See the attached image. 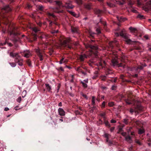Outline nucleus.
Instances as JSON below:
<instances>
[{"label":"nucleus","instance_id":"nucleus-1","mask_svg":"<svg viewBox=\"0 0 151 151\" xmlns=\"http://www.w3.org/2000/svg\"><path fill=\"white\" fill-rule=\"evenodd\" d=\"M125 137V140L129 143H131L133 142L132 139V137L131 136L134 135L133 134L134 133H131V135L129 134H127V133H121Z\"/></svg>","mask_w":151,"mask_h":151},{"label":"nucleus","instance_id":"nucleus-2","mask_svg":"<svg viewBox=\"0 0 151 151\" xmlns=\"http://www.w3.org/2000/svg\"><path fill=\"white\" fill-rule=\"evenodd\" d=\"M9 55L11 57L13 58H15V62H17V60L18 59L20 58V56L17 53H14L13 52H11L10 53Z\"/></svg>","mask_w":151,"mask_h":151},{"label":"nucleus","instance_id":"nucleus-3","mask_svg":"<svg viewBox=\"0 0 151 151\" xmlns=\"http://www.w3.org/2000/svg\"><path fill=\"white\" fill-rule=\"evenodd\" d=\"M70 41V39L68 38L66 40H64L61 43L62 45L66 47L68 46V47L70 49L71 48V47L68 45V43Z\"/></svg>","mask_w":151,"mask_h":151},{"label":"nucleus","instance_id":"nucleus-4","mask_svg":"<svg viewBox=\"0 0 151 151\" xmlns=\"http://www.w3.org/2000/svg\"><path fill=\"white\" fill-rule=\"evenodd\" d=\"M130 36L129 35H128L126 37V38H124L125 40V41L128 44H131L133 43H135L137 42L136 41H133L131 39H128V38Z\"/></svg>","mask_w":151,"mask_h":151},{"label":"nucleus","instance_id":"nucleus-5","mask_svg":"<svg viewBox=\"0 0 151 151\" xmlns=\"http://www.w3.org/2000/svg\"><path fill=\"white\" fill-rule=\"evenodd\" d=\"M65 6L67 8L72 9L74 6L71 4V2L70 1H68L65 3Z\"/></svg>","mask_w":151,"mask_h":151},{"label":"nucleus","instance_id":"nucleus-6","mask_svg":"<svg viewBox=\"0 0 151 151\" xmlns=\"http://www.w3.org/2000/svg\"><path fill=\"white\" fill-rule=\"evenodd\" d=\"M36 52L40 57V60L42 61L43 60L42 55L41 54V51L39 49H36Z\"/></svg>","mask_w":151,"mask_h":151},{"label":"nucleus","instance_id":"nucleus-7","mask_svg":"<svg viewBox=\"0 0 151 151\" xmlns=\"http://www.w3.org/2000/svg\"><path fill=\"white\" fill-rule=\"evenodd\" d=\"M88 47L91 48V50H90V51L91 52H93V50H96L98 49L97 46H93L91 45H89Z\"/></svg>","mask_w":151,"mask_h":151},{"label":"nucleus","instance_id":"nucleus-8","mask_svg":"<svg viewBox=\"0 0 151 151\" xmlns=\"http://www.w3.org/2000/svg\"><path fill=\"white\" fill-rule=\"evenodd\" d=\"M58 111L59 114L61 116H64L65 115V112L62 108H59Z\"/></svg>","mask_w":151,"mask_h":151},{"label":"nucleus","instance_id":"nucleus-9","mask_svg":"<svg viewBox=\"0 0 151 151\" xmlns=\"http://www.w3.org/2000/svg\"><path fill=\"white\" fill-rule=\"evenodd\" d=\"M88 82V78L84 80L83 81H81V83L82 84L83 87L84 88H86L87 87V83Z\"/></svg>","mask_w":151,"mask_h":151},{"label":"nucleus","instance_id":"nucleus-10","mask_svg":"<svg viewBox=\"0 0 151 151\" xmlns=\"http://www.w3.org/2000/svg\"><path fill=\"white\" fill-rule=\"evenodd\" d=\"M55 2V5L58 6L60 7H63L64 6L62 4V3L60 1H54Z\"/></svg>","mask_w":151,"mask_h":151},{"label":"nucleus","instance_id":"nucleus-11","mask_svg":"<svg viewBox=\"0 0 151 151\" xmlns=\"http://www.w3.org/2000/svg\"><path fill=\"white\" fill-rule=\"evenodd\" d=\"M104 137L106 138V142H108L109 144H111L112 143V142L111 141H109V138L110 137V135H109L108 134L106 133L104 134Z\"/></svg>","mask_w":151,"mask_h":151},{"label":"nucleus","instance_id":"nucleus-12","mask_svg":"<svg viewBox=\"0 0 151 151\" xmlns=\"http://www.w3.org/2000/svg\"><path fill=\"white\" fill-rule=\"evenodd\" d=\"M112 63L114 66L118 65V67H121L122 66L120 65H118V62L116 59H114L112 60Z\"/></svg>","mask_w":151,"mask_h":151},{"label":"nucleus","instance_id":"nucleus-13","mask_svg":"<svg viewBox=\"0 0 151 151\" xmlns=\"http://www.w3.org/2000/svg\"><path fill=\"white\" fill-rule=\"evenodd\" d=\"M2 9L4 10L6 12H7L11 10V9L9 7V5H6L4 6Z\"/></svg>","mask_w":151,"mask_h":151},{"label":"nucleus","instance_id":"nucleus-14","mask_svg":"<svg viewBox=\"0 0 151 151\" xmlns=\"http://www.w3.org/2000/svg\"><path fill=\"white\" fill-rule=\"evenodd\" d=\"M125 31V30L124 29H123L121 31V32H120V35L121 36H122V37H124V38H126V36L128 35H126L125 34V35H124V33H123V32Z\"/></svg>","mask_w":151,"mask_h":151},{"label":"nucleus","instance_id":"nucleus-15","mask_svg":"<svg viewBox=\"0 0 151 151\" xmlns=\"http://www.w3.org/2000/svg\"><path fill=\"white\" fill-rule=\"evenodd\" d=\"M46 87V89L49 91H50L51 90V87L49 85V84H45Z\"/></svg>","mask_w":151,"mask_h":151},{"label":"nucleus","instance_id":"nucleus-16","mask_svg":"<svg viewBox=\"0 0 151 151\" xmlns=\"http://www.w3.org/2000/svg\"><path fill=\"white\" fill-rule=\"evenodd\" d=\"M129 29L130 30L131 32H134L137 31L136 29L135 28H133L132 27H130L129 28Z\"/></svg>","mask_w":151,"mask_h":151},{"label":"nucleus","instance_id":"nucleus-17","mask_svg":"<svg viewBox=\"0 0 151 151\" xmlns=\"http://www.w3.org/2000/svg\"><path fill=\"white\" fill-rule=\"evenodd\" d=\"M9 64L12 67H14L17 65V62H15V63H9Z\"/></svg>","mask_w":151,"mask_h":151},{"label":"nucleus","instance_id":"nucleus-18","mask_svg":"<svg viewBox=\"0 0 151 151\" xmlns=\"http://www.w3.org/2000/svg\"><path fill=\"white\" fill-rule=\"evenodd\" d=\"M17 62L18 63V64L20 66H22V60H20L19 58L17 60Z\"/></svg>","mask_w":151,"mask_h":151},{"label":"nucleus","instance_id":"nucleus-19","mask_svg":"<svg viewBox=\"0 0 151 151\" xmlns=\"http://www.w3.org/2000/svg\"><path fill=\"white\" fill-rule=\"evenodd\" d=\"M94 75L92 77V78L93 79H95L98 76V72L97 71H96L94 73Z\"/></svg>","mask_w":151,"mask_h":151},{"label":"nucleus","instance_id":"nucleus-20","mask_svg":"<svg viewBox=\"0 0 151 151\" xmlns=\"http://www.w3.org/2000/svg\"><path fill=\"white\" fill-rule=\"evenodd\" d=\"M31 55V53L29 52H27V53H25L24 57L26 58H28Z\"/></svg>","mask_w":151,"mask_h":151},{"label":"nucleus","instance_id":"nucleus-21","mask_svg":"<svg viewBox=\"0 0 151 151\" xmlns=\"http://www.w3.org/2000/svg\"><path fill=\"white\" fill-rule=\"evenodd\" d=\"M95 103V98L94 96H93L92 97V104L93 105H94Z\"/></svg>","mask_w":151,"mask_h":151},{"label":"nucleus","instance_id":"nucleus-22","mask_svg":"<svg viewBox=\"0 0 151 151\" xmlns=\"http://www.w3.org/2000/svg\"><path fill=\"white\" fill-rule=\"evenodd\" d=\"M85 7L87 9H89L91 8V6L89 4H86L85 5Z\"/></svg>","mask_w":151,"mask_h":151},{"label":"nucleus","instance_id":"nucleus-23","mask_svg":"<svg viewBox=\"0 0 151 151\" xmlns=\"http://www.w3.org/2000/svg\"><path fill=\"white\" fill-rule=\"evenodd\" d=\"M106 76H101L100 77V78L102 81H105L106 79Z\"/></svg>","mask_w":151,"mask_h":151},{"label":"nucleus","instance_id":"nucleus-24","mask_svg":"<svg viewBox=\"0 0 151 151\" xmlns=\"http://www.w3.org/2000/svg\"><path fill=\"white\" fill-rule=\"evenodd\" d=\"M70 14L73 15L74 16L77 17H78V15H77V14H76L75 12H70Z\"/></svg>","mask_w":151,"mask_h":151},{"label":"nucleus","instance_id":"nucleus-25","mask_svg":"<svg viewBox=\"0 0 151 151\" xmlns=\"http://www.w3.org/2000/svg\"><path fill=\"white\" fill-rule=\"evenodd\" d=\"M135 142L137 144H138L139 145H142L141 143L140 142L139 140L136 139L135 140Z\"/></svg>","mask_w":151,"mask_h":151},{"label":"nucleus","instance_id":"nucleus-26","mask_svg":"<svg viewBox=\"0 0 151 151\" xmlns=\"http://www.w3.org/2000/svg\"><path fill=\"white\" fill-rule=\"evenodd\" d=\"M105 124V125L106 126L110 127V124H109V122L107 121H104Z\"/></svg>","mask_w":151,"mask_h":151},{"label":"nucleus","instance_id":"nucleus-27","mask_svg":"<svg viewBox=\"0 0 151 151\" xmlns=\"http://www.w3.org/2000/svg\"><path fill=\"white\" fill-rule=\"evenodd\" d=\"M32 29L35 32H36L39 30L36 27L32 28Z\"/></svg>","mask_w":151,"mask_h":151},{"label":"nucleus","instance_id":"nucleus-28","mask_svg":"<svg viewBox=\"0 0 151 151\" xmlns=\"http://www.w3.org/2000/svg\"><path fill=\"white\" fill-rule=\"evenodd\" d=\"M22 100V98L21 96H19L17 99V101L19 103H20Z\"/></svg>","mask_w":151,"mask_h":151},{"label":"nucleus","instance_id":"nucleus-29","mask_svg":"<svg viewBox=\"0 0 151 151\" xmlns=\"http://www.w3.org/2000/svg\"><path fill=\"white\" fill-rule=\"evenodd\" d=\"M108 104L109 106L111 107L114 105V103L113 102H110L108 103Z\"/></svg>","mask_w":151,"mask_h":151},{"label":"nucleus","instance_id":"nucleus-30","mask_svg":"<svg viewBox=\"0 0 151 151\" xmlns=\"http://www.w3.org/2000/svg\"><path fill=\"white\" fill-rule=\"evenodd\" d=\"M80 73H81L83 76H85L86 75V72L83 71L82 70H81Z\"/></svg>","mask_w":151,"mask_h":151},{"label":"nucleus","instance_id":"nucleus-31","mask_svg":"<svg viewBox=\"0 0 151 151\" xmlns=\"http://www.w3.org/2000/svg\"><path fill=\"white\" fill-rule=\"evenodd\" d=\"M76 70L77 71H78L79 73H80V72L81 71V70L80 69V67H78L77 68H76Z\"/></svg>","mask_w":151,"mask_h":151},{"label":"nucleus","instance_id":"nucleus-32","mask_svg":"<svg viewBox=\"0 0 151 151\" xmlns=\"http://www.w3.org/2000/svg\"><path fill=\"white\" fill-rule=\"evenodd\" d=\"M124 123L125 124H127L128 123V120L126 119H124L123 121Z\"/></svg>","mask_w":151,"mask_h":151},{"label":"nucleus","instance_id":"nucleus-33","mask_svg":"<svg viewBox=\"0 0 151 151\" xmlns=\"http://www.w3.org/2000/svg\"><path fill=\"white\" fill-rule=\"evenodd\" d=\"M145 131L143 128L140 129L139 130V132H145Z\"/></svg>","mask_w":151,"mask_h":151},{"label":"nucleus","instance_id":"nucleus-34","mask_svg":"<svg viewBox=\"0 0 151 151\" xmlns=\"http://www.w3.org/2000/svg\"><path fill=\"white\" fill-rule=\"evenodd\" d=\"M71 31L73 33H76V32H77V29H75V28H73V29H72Z\"/></svg>","mask_w":151,"mask_h":151},{"label":"nucleus","instance_id":"nucleus-35","mask_svg":"<svg viewBox=\"0 0 151 151\" xmlns=\"http://www.w3.org/2000/svg\"><path fill=\"white\" fill-rule=\"evenodd\" d=\"M105 113L103 112L100 115L101 116H102L104 118H105Z\"/></svg>","mask_w":151,"mask_h":151},{"label":"nucleus","instance_id":"nucleus-36","mask_svg":"<svg viewBox=\"0 0 151 151\" xmlns=\"http://www.w3.org/2000/svg\"><path fill=\"white\" fill-rule=\"evenodd\" d=\"M47 15L49 16H52L53 17H54V14L52 13H50L49 12H48V13H47Z\"/></svg>","mask_w":151,"mask_h":151},{"label":"nucleus","instance_id":"nucleus-37","mask_svg":"<svg viewBox=\"0 0 151 151\" xmlns=\"http://www.w3.org/2000/svg\"><path fill=\"white\" fill-rule=\"evenodd\" d=\"M146 66V65H142L140 67H138V69H142L143 68V67H145V66Z\"/></svg>","mask_w":151,"mask_h":151},{"label":"nucleus","instance_id":"nucleus-38","mask_svg":"<svg viewBox=\"0 0 151 151\" xmlns=\"http://www.w3.org/2000/svg\"><path fill=\"white\" fill-rule=\"evenodd\" d=\"M64 59L63 58H62L60 61V64H61L63 63V62H64L65 61H64Z\"/></svg>","mask_w":151,"mask_h":151},{"label":"nucleus","instance_id":"nucleus-39","mask_svg":"<svg viewBox=\"0 0 151 151\" xmlns=\"http://www.w3.org/2000/svg\"><path fill=\"white\" fill-rule=\"evenodd\" d=\"M105 102L104 101L102 104L101 106L102 108L104 107L105 106Z\"/></svg>","mask_w":151,"mask_h":151},{"label":"nucleus","instance_id":"nucleus-40","mask_svg":"<svg viewBox=\"0 0 151 151\" xmlns=\"http://www.w3.org/2000/svg\"><path fill=\"white\" fill-rule=\"evenodd\" d=\"M111 122L112 123H115L116 122V121L115 120L112 119L111 120Z\"/></svg>","mask_w":151,"mask_h":151},{"label":"nucleus","instance_id":"nucleus-41","mask_svg":"<svg viewBox=\"0 0 151 151\" xmlns=\"http://www.w3.org/2000/svg\"><path fill=\"white\" fill-rule=\"evenodd\" d=\"M80 59L81 61H83L84 60V58L83 55H81L80 56Z\"/></svg>","mask_w":151,"mask_h":151},{"label":"nucleus","instance_id":"nucleus-42","mask_svg":"<svg viewBox=\"0 0 151 151\" xmlns=\"http://www.w3.org/2000/svg\"><path fill=\"white\" fill-rule=\"evenodd\" d=\"M133 146L132 145L129 148V150L130 151H132Z\"/></svg>","mask_w":151,"mask_h":151},{"label":"nucleus","instance_id":"nucleus-43","mask_svg":"<svg viewBox=\"0 0 151 151\" xmlns=\"http://www.w3.org/2000/svg\"><path fill=\"white\" fill-rule=\"evenodd\" d=\"M129 111L130 113L132 114H133V113L134 112V110H133L132 109H130Z\"/></svg>","mask_w":151,"mask_h":151},{"label":"nucleus","instance_id":"nucleus-44","mask_svg":"<svg viewBox=\"0 0 151 151\" xmlns=\"http://www.w3.org/2000/svg\"><path fill=\"white\" fill-rule=\"evenodd\" d=\"M45 2H49L50 3H52L53 2L51 0H45Z\"/></svg>","mask_w":151,"mask_h":151},{"label":"nucleus","instance_id":"nucleus-45","mask_svg":"<svg viewBox=\"0 0 151 151\" xmlns=\"http://www.w3.org/2000/svg\"><path fill=\"white\" fill-rule=\"evenodd\" d=\"M96 31L97 32V33L99 34L100 33V31L99 29H96Z\"/></svg>","mask_w":151,"mask_h":151},{"label":"nucleus","instance_id":"nucleus-46","mask_svg":"<svg viewBox=\"0 0 151 151\" xmlns=\"http://www.w3.org/2000/svg\"><path fill=\"white\" fill-rule=\"evenodd\" d=\"M143 17V16L141 15H139L138 16V17L141 19Z\"/></svg>","mask_w":151,"mask_h":151},{"label":"nucleus","instance_id":"nucleus-47","mask_svg":"<svg viewBox=\"0 0 151 151\" xmlns=\"http://www.w3.org/2000/svg\"><path fill=\"white\" fill-rule=\"evenodd\" d=\"M58 32V30H57L56 31L54 30V31H52L51 32V33H52V34H54V33H57Z\"/></svg>","mask_w":151,"mask_h":151},{"label":"nucleus","instance_id":"nucleus-48","mask_svg":"<svg viewBox=\"0 0 151 151\" xmlns=\"http://www.w3.org/2000/svg\"><path fill=\"white\" fill-rule=\"evenodd\" d=\"M144 37L145 39L147 40L149 39L148 36L147 35H145L144 36Z\"/></svg>","mask_w":151,"mask_h":151},{"label":"nucleus","instance_id":"nucleus-49","mask_svg":"<svg viewBox=\"0 0 151 151\" xmlns=\"http://www.w3.org/2000/svg\"><path fill=\"white\" fill-rule=\"evenodd\" d=\"M9 110V109L8 108V107H5V108L4 109V110L5 111H8Z\"/></svg>","mask_w":151,"mask_h":151},{"label":"nucleus","instance_id":"nucleus-50","mask_svg":"<svg viewBox=\"0 0 151 151\" xmlns=\"http://www.w3.org/2000/svg\"><path fill=\"white\" fill-rule=\"evenodd\" d=\"M77 3L78 4H80L81 3V0H79V1H76Z\"/></svg>","mask_w":151,"mask_h":151},{"label":"nucleus","instance_id":"nucleus-51","mask_svg":"<svg viewBox=\"0 0 151 151\" xmlns=\"http://www.w3.org/2000/svg\"><path fill=\"white\" fill-rule=\"evenodd\" d=\"M60 85L59 84L58 86V89L57 90V93L58 92L59 90V89H60Z\"/></svg>","mask_w":151,"mask_h":151},{"label":"nucleus","instance_id":"nucleus-52","mask_svg":"<svg viewBox=\"0 0 151 151\" xmlns=\"http://www.w3.org/2000/svg\"><path fill=\"white\" fill-rule=\"evenodd\" d=\"M116 42V41H112V42H110L109 43V45H110V46L111 47V44H112V43H113V42L115 43Z\"/></svg>","mask_w":151,"mask_h":151},{"label":"nucleus","instance_id":"nucleus-53","mask_svg":"<svg viewBox=\"0 0 151 151\" xmlns=\"http://www.w3.org/2000/svg\"><path fill=\"white\" fill-rule=\"evenodd\" d=\"M57 9V8H53V10H54V12H57V13H59V12H57V11H56L55 10V9Z\"/></svg>","mask_w":151,"mask_h":151},{"label":"nucleus","instance_id":"nucleus-54","mask_svg":"<svg viewBox=\"0 0 151 151\" xmlns=\"http://www.w3.org/2000/svg\"><path fill=\"white\" fill-rule=\"evenodd\" d=\"M82 96H83V97H85L86 99H87L88 97H87V96L86 95L83 94Z\"/></svg>","mask_w":151,"mask_h":151},{"label":"nucleus","instance_id":"nucleus-55","mask_svg":"<svg viewBox=\"0 0 151 151\" xmlns=\"http://www.w3.org/2000/svg\"><path fill=\"white\" fill-rule=\"evenodd\" d=\"M58 106H62V103L61 102H60L58 104Z\"/></svg>","mask_w":151,"mask_h":151},{"label":"nucleus","instance_id":"nucleus-56","mask_svg":"<svg viewBox=\"0 0 151 151\" xmlns=\"http://www.w3.org/2000/svg\"><path fill=\"white\" fill-rule=\"evenodd\" d=\"M126 103L127 104H131V102H129L128 101V100H126Z\"/></svg>","mask_w":151,"mask_h":151},{"label":"nucleus","instance_id":"nucleus-57","mask_svg":"<svg viewBox=\"0 0 151 151\" xmlns=\"http://www.w3.org/2000/svg\"><path fill=\"white\" fill-rule=\"evenodd\" d=\"M132 12H134V13H136L137 12V11L136 10H134V9L132 10Z\"/></svg>","mask_w":151,"mask_h":151},{"label":"nucleus","instance_id":"nucleus-58","mask_svg":"<svg viewBox=\"0 0 151 151\" xmlns=\"http://www.w3.org/2000/svg\"><path fill=\"white\" fill-rule=\"evenodd\" d=\"M115 35L116 36H119V34L118 33H115Z\"/></svg>","mask_w":151,"mask_h":151},{"label":"nucleus","instance_id":"nucleus-59","mask_svg":"<svg viewBox=\"0 0 151 151\" xmlns=\"http://www.w3.org/2000/svg\"><path fill=\"white\" fill-rule=\"evenodd\" d=\"M18 107V106H16V107H15V108H14V109H15L16 110H18V109H20V108H19V109H17V107Z\"/></svg>","mask_w":151,"mask_h":151},{"label":"nucleus","instance_id":"nucleus-60","mask_svg":"<svg viewBox=\"0 0 151 151\" xmlns=\"http://www.w3.org/2000/svg\"><path fill=\"white\" fill-rule=\"evenodd\" d=\"M139 0H137V3H138V4L139 5H140L141 4V3H140L139 2Z\"/></svg>","mask_w":151,"mask_h":151},{"label":"nucleus","instance_id":"nucleus-61","mask_svg":"<svg viewBox=\"0 0 151 151\" xmlns=\"http://www.w3.org/2000/svg\"><path fill=\"white\" fill-rule=\"evenodd\" d=\"M148 4H150L151 6V1H150L148 2Z\"/></svg>","mask_w":151,"mask_h":151},{"label":"nucleus","instance_id":"nucleus-62","mask_svg":"<svg viewBox=\"0 0 151 151\" xmlns=\"http://www.w3.org/2000/svg\"><path fill=\"white\" fill-rule=\"evenodd\" d=\"M114 127H112L111 128V131H113V130H114Z\"/></svg>","mask_w":151,"mask_h":151},{"label":"nucleus","instance_id":"nucleus-63","mask_svg":"<svg viewBox=\"0 0 151 151\" xmlns=\"http://www.w3.org/2000/svg\"><path fill=\"white\" fill-rule=\"evenodd\" d=\"M148 145L149 146H151V142H149V143H148Z\"/></svg>","mask_w":151,"mask_h":151},{"label":"nucleus","instance_id":"nucleus-64","mask_svg":"<svg viewBox=\"0 0 151 151\" xmlns=\"http://www.w3.org/2000/svg\"><path fill=\"white\" fill-rule=\"evenodd\" d=\"M148 141L149 142H151V139H150V138H149V139H148Z\"/></svg>","mask_w":151,"mask_h":151}]
</instances>
